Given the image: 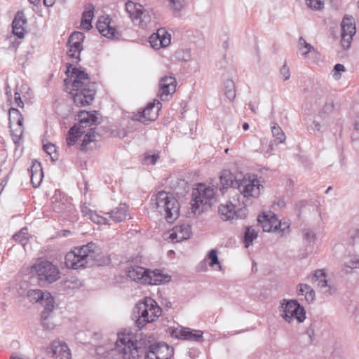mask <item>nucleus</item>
Returning <instances> with one entry per match:
<instances>
[{
    "instance_id": "13",
    "label": "nucleus",
    "mask_w": 359,
    "mask_h": 359,
    "mask_svg": "<svg viewBox=\"0 0 359 359\" xmlns=\"http://www.w3.org/2000/svg\"><path fill=\"white\" fill-rule=\"evenodd\" d=\"M84 39V34L81 32H74L69 37L67 55L69 57L76 60V62L80 60V54L83 50Z\"/></svg>"
},
{
    "instance_id": "46",
    "label": "nucleus",
    "mask_w": 359,
    "mask_h": 359,
    "mask_svg": "<svg viewBox=\"0 0 359 359\" xmlns=\"http://www.w3.org/2000/svg\"><path fill=\"white\" fill-rule=\"evenodd\" d=\"M168 1L174 13L181 11L185 5V0H168Z\"/></svg>"
},
{
    "instance_id": "23",
    "label": "nucleus",
    "mask_w": 359,
    "mask_h": 359,
    "mask_svg": "<svg viewBox=\"0 0 359 359\" xmlns=\"http://www.w3.org/2000/svg\"><path fill=\"white\" fill-rule=\"evenodd\" d=\"M148 269L138 266H131L126 271L127 276L132 280L145 284Z\"/></svg>"
},
{
    "instance_id": "3",
    "label": "nucleus",
    "mask_w": 359,
    "mask_h": 359,
    "mask_svg": "<svg viewBox=\"0 0 359 359\" xmlns=\"http://www.w3.org/2000/svg\"><path fill=\"white\" fill-rule=\"evenodd\" d=\"M142 343L138 336L129 330L118 334L116 351L123 359H137L142 353Z\"/></svg>"
},
{
    "instance_id": "35",
    "label": "nucleus",
    "mask_w": 359,
    "mask_h": 359,
    "mask_svg": "<svg viewBox=\"0 0 359 359\" xmlns=\"http://www.w3.org/2000/svg\"><path fill=\"white\" fill-rule=\"evenodd\" d=\"M9 114V124L10 128L15 126H21L23 122V118L18 109L15 108H11L8 111Z\"/></svg>"
},
{
    "instance_id": "8",
    "label": "nucleus",
    "mask_w": 359,
    "mask_h": 359,
    "mask_svg": "<svg viewBox=\"0 0 359 359\" xmlns=\"http://www.w3.org/2000/svg\"><path fill=\"white\" fill-rule=\"evenodd\" d=\"M215 191L213 188L204 184H199L192 190V199L191 205L192 212L200 214L203 211L204 206L210 204V201L214 198Z\"/></svg>"
},
{
    "instance_id": "26",
    "label": "nucleus",
    "mask_w": 359,
    "mask_h": 359,
    "mask_svg": "<svg viewBox=\"0 0 359 359\" xmlns=\"http://www.w3.org/2000/svg\"><path fill=\"white\" fill-rule=\"evenodd\" d=\"M150 349L158 357V359H170L173 354V348L165 343H159L157 345L150 346Z\"/></svg>"
},
{
    "instance_id": "41",
    "label": "nucleus",
    "mask_w": 359,
    "mask_h": 359,
    "mask_svg": "<svg viewBox=\"0 0 359 359\" xmlns=\"http://www.w3.org/2000/svg\"><path fill=\"white\" fill-rule=\"evenodd\" d=\"M156 33H159L158 45L161 48L167 47L170 43V35L164 29H158Z\"/></svg>"
},
{
    "instance_id": "4",
    "label": "nucleus",
    "mask_w": 359,
    "mask_h": 359,
    "mask_svg": "<svg viewBox=\"0 0 359 359\" xmlns=\"http://www.w3.org/2000/svg\"><path fill=\"white\" fill-rule=\"evenodd\" d=\"M162 313L161 308L150 297H146L134 308L133 314L136 318L135 325L139 329L147 323L155 321Z\"/></svg>"
},
{
    "instance_id": "31",
    "label": "nucleus",
    "mask_w": 359,
    "mask_h": 359,
    "mask_svg": "<svg viewBox=\"0 0 359 359\" xmlns=\"http://www.w3.org/2000/svg\"><path fill=\"white\" fill-rule=\"evenodd\" d=\"M167 278L161 271L156 269L154 271L148 270L145 284L158 285Z\"/></svg>"
},
{
    "instance_id": "44",
    "label": "nucleus",
    "mask_w": 359,
    "mask_h": 359,
    "mask_svg": "<svg viewBox=\"0 0 359 359\" xmlns=\"http://www.w3.org/2000/svg\"><path fill=\"white\" fill-rule=\"evenodd\" d=\"M27 229L23 228L18 233L13 236V239L20 243L22 245H25L28 240Z\"/></svg>"
},
{
    "instance_id": "49",
    "label": "nucleus",
    "mask_w": 359,
    "mask_h": 359,
    "mask_svg": "<svg viewBox=\"0 0 359 359\" xmlns=\"http://www.w3.org/2000/svg\"><path fill=\"white\" fill-rule=\"evenodd\" d=\"M43 149L48 155L50 156V158L53 161L57 158V155L56 154V147L53 144H44Z\"/></svg>"
},
{
    "instance_id": "45",
    "label": "nucleus",
    "mask_w": 359,
    "mask_h": 359,
    "mask_svg": "<svg viewBox=\"0 0 359 359\" xmlns=\"http://www.w3.org/2000/svg\"><path fill=\"white\" fill-rule=\"evenodd\" d=\"M299 47L303 55H306L314 50V48L310 43H308L303 37H300L299 39Z\"/></svg>"
},
{
    "instance_id": "39",
    "label": "nucleus",
    "mask_w": 359,
    "mask_h": 359,
    "mask_svg": "<svg viewBox=\"0 0 359 359\" xmlns=\"http://www.w3.org/2000/svg\"><path fill=\"white\" fill-rule=\"evenodd\" d=\"M224 94L230 100L233 101L236 97V88L232 80H226L224 83Z\"/></svg>"
},
{
    "instance_id": "47",
    "label": "nucleus",
    "mask_w": 359,
    "mask_h": 359,
    "mask_svg": "<svg viewBox=\"0 0 359 359\" xmlns=\"http://www.w3.org/2000/svg\"><path fill=\"white\" fill-rule=\"evenodd\" d=\"M88 218L94 223L98 224H111L109 222V219L107 218L99 215L95 212H93L92 213H90V215L88 217Z\"/></svg>"
},
{
    "instance_id": "61",
    "label": "nucleus",
    "mask_w": 359,
    "mask_h": 359,
    "mask_svg": "<svg viewBox=\"0 0 359 359\" xmlns=\"http://www.w3.org/2000/svg\"><path fill=\"white\" fill-rule=\"evenodd\" d=\"M285 205V201L284 198H277L273 201V207L277 206L278 208L284 207Z\"/></svg>"
},
{
    "instance_id": "25",
    "label": "nucleus",
    "mask_w": 359,
    "mask_h": 359,
    "mask_svg": "<svg viewBox=\"0 0 359 359\" xmlns=\"http://www.w3.org/2000/svg\"><path fill=\"white\" fill-rule=\"evenodd\" d=\"M27 23V19L22 12H18L12 22L13 33L18 38L22 39L25 35L24 26Z\"/></svg>"
},
{
    "instance_id": "17",
    "label": "nucleus",
    "mask_w": 359,
    "mask_h": 359,
    "mask_svg": "<svg viewBox=\"0 0 359 359\" xmlns=\"http://www.w3.org/2000/svg\"><path fill=\"white\" fill-rule=\"evenodd\" d=\"M96 89L83 88V90H72L74 103L79 106H85L89 104L94 99Z\"/></svg>"
},
{
    "instance_id": "10",
    "label": "nucleus",
    "mask_w": 359,
    "mask_h": 359,
    "mask_svg": "<svg viewBox=\"0 0 359 359\" xmlns=\"http://www.w3.org/2000/svg\"><path fill=\"white\" fill-rule=\"evenodd\" d=\"M66 74L71 77L72 90H83V88L96 89L95 83L90 81L88 74L83 70L73 67L72 65L67 67Z\"/></svg>"
},
{
    "instance_id": "22",
    "label": "nucleus",
    "mask_w": 359,
    "mask_h": 359,
    "mask_svg": "<svg viewBox=\"0 0 359 359\" xmlns=\"http://www.w3.org/2000/svg\"><path fill=\"white\" fill-rule=\"evenodd\" d=\"M50 353H51L52 357L56 359H71L69 347L61 341L53 342Z\"/></svg>"
},
{
    "instance_id": "6",
    "label": "nucleus",
    "mask_w": 359,
    "mask_h": 359,
    "mask_svg": "<svg viewBox=\"0 0 359 359\" xmlns=\"http://www.w3.org/2000/svg\"><path fill=\"white\" fill-rule=\"evenodd\" d=\"M263 189L264 187L260 184L257 176L244 177L238 183V189L243 197L241 203L246 208L252 203V199L257 198L260 196L261 190Z\"/></svg>"
},
{
    "instance_id": "20",
    "label": "nucleus",
    "mask_w": 359,
    "mask_h": 359,
    "mask_svg": "<svg viewBox=\"0 0 359 359\" xmlns=\"http://www.w3.org/2000/svg\"><path fill=\"white\" fill-rule=\"evenodd\" d=\"M191 233V226L189 224L175 226L170 232L169 239L173 243L181 242L189 238Z\"/></svg>"
},
{
    "instance_id": "56",
    "label": "nucleus",
    "mask_w": 359,
    "mask_h": 359,
    "mask_svg": "<svg viewBox=\"0 0 359 359\" xmlns=\"http://www.w3.org/2000/svg\"><path fill=\"white\" fill-rule=\"evenodd\" d=\"M280 73L283 76L284 81L288 80L290 77V72L289 68L286 66V65H284L282 67V68L280 70Z\"/></svg>"
},
{
    "instance_id": "28",
    "label": "nucleus",
    "mask_w": 359,
    "mask_h": 359,
    "mask_svg": "<svg viewBox=\"0 0 359 359\" xmlns=\"http://www.w3.org/2000/svg\"><path fill=\"white\" fill-rule=\"evenodd\" d=\"M79 123L76 124L81 130L88 126L95 125L97 123V117L92 113L81 111L79 114Z\"/></svg>"
},
{
    "instance_id": "24",
    "label": "nucleus",
    "mask_w": 359,
    "mask_h": 359,
    "mask_svg": "<svg viewBox=\"0 0 359 359\" xmlns=\"http://www.w3.org/2000/svg\"><path fill=\"white\" fill-rule=\"evenodd\" d=\"M50 201L52 209L56 212H64L70 207V204L67 203V200L65 198L62 193L58 190L55 191Z\"/></svg>"
},
{
    "instance_id": "34",
    "label": "nucleus",
    "mask_w": 359,
    "mask_h": 359,
    "mask_svg": "<svg viewBox=\"0 0 359 359\" xmlns=\"http://www.w3.org/2000/svg\"><path fill=\"white\" fill-rule=\"evenodd\" d=\"M220 182L222 186L219 189L220 191L224 194L225 190L233 185V177L229 171L224 170L220 176Z\"/></svg>"
},
{
    "instance_id": "55",
    "label": "nucleus",
    "mask_w": 359,
    "mask_h": 359,
    "mask_svg": "<svg viewBox=\"0 0 359 359\" xmlns=\"http://www.w3.org/2000/svg\"><path fill=\"white\" fill-rule=\"evenodd\" d=\"M305 299L306 300L307 302L309 303H311V302H313V300L315 299V292L314 290L311 287V286L309 287V290H308L306 291V292L305 293Z\"/></svg>"
},
{
    "instance_id": "42",
    "label": "nucleus",
    "mask_w": 359,
    "mask_h": 359,
    "mask_svg": "<svg viewBox=\"0 0 359 359\" xmlns=\"http://www.w3.org/2000/svg\"><path fill=\"white\" fill-rule=\"evenodd\" d=\"M95 128H90L89 130L85 134L82 143L81 144V149L86 150L88 144L95 140Z\"/></svg>"
},
{
    "instance_id": "30",
    "label": "nucleus",
    "mask_w": 359,
    "mask_h": 359,
    "mask_svg": "<svg viewBox=\"0 0 359 359\" xmlns=\"http://www.w3.org/2000/svg\"><path fill=\"white\" fill-rule=\"evenodd\" d=\"M106 215H108L114 222H121L128 217V206L126 204H121Z\"/></svg>"
},
{
    "instance_id": "29",
    "label": "nucleus",
    "mask_w": 359,
    "mask_h": 359,
    "mask_svg": "<svg viewBox=\"0 0 359 359\" xmlns=\"http://www.w3.org/2000/svg\"><path fill=\"white\" fill-rule=\"evenodd\" d=\"M31 182L34 187H38L43 177L41 165L38 161H34L30 169Z\"/></svg>"
},
{
    "instance_id": "57",
    "label": "nucleus",
    "mask_w": 359,
    "mask_h": 359,
    "mask_svg": "<svg viewBox=\"0 0 359 359\" xmlns=\"http://www.w3.org/2000/svg\"><path fill=\"white\" fill-rule=\"evenodd\" d=\"M334 104L332 101H328L324 104L322 111L325 114H329L333 111Z\"/></svg>"
},
{
    "instance_id": "5",
    "label": "nucleus",
    "mask_w": 359,
    "mask_h": 359,
    "mask_svg": "<svg viewBox=\"0 0 359 359\" xmlns=\"http://www.w3.org/2000/svg\"><path fill=\"white\" fill-rule=\"evenodd\" d=\"M30 273L35 276L41 285L53 283L60 278L57 267L46 260L34 264L30 268Z\"/></svg>"
},
{
    "instance_id": "14",
    "label": "nucleus",
    "mask_w": 359,
    "mask_h": 359,
    "mask_svg": "<svg viewBox=\"0 0 359 359\" xmlns=\"http://www.w3.org/2000/svg\"><path fill=\"white\" fill-rule=\"evenodd\" d=\"M341 43L344 49L350 47L353 36L355 34V26L353 18H344L341 24Z\"/></svg>"
},
{
    "instance_id": "33",
    "label": "nucleus",
    "mask_w": 359,
    "mask_h": 359,
    "mask_svg": "<svg viewBox=\"0 0 359 359\" xmlns=\"http://www.w3.org/2000/svg\"><path fill=\"white\" fill-rule=\"evenodd\" d=\"M93 17L94 6L92 4H89L82 14L81 26L86 30H90L92 28L91 21Z\"/></svg>"
},
{
    "instance_id": "9",
    "label": "nucleus",
    "mask_w": 359,
    "mask_h": 359,
    "mask_svg": "<svg viewBox=\"0 0 359 359\" xmlns=\"http://www.w3.org/2000/svg\"><path fill=\"white\" fill-rule=\"evenodd\" d=\"M126 10L135 25L142 29L150 28L155 25L153 17L143 6L132 1L126 4Z\"/></svg>"
},
{
    "instance_id": "16",
    "label": "nucleus",
    "mask_w": 359,
    "mask_h": 359,
    "mask_svg": "<svg viewBox=\"0 0 359 359\" xmlns=\"http://www.w3.org/2000/svg\"><path fill=\"white\" fill-rule=\"evenodd\" d=\"M169 332L172 337L184 340L198 341L203 337V332L201 330L193 331L187 327L170 328Z\"/></svg>"
},
{
    "instance_id": "32",
    "label": "nucleus",
    "mask_w": 359,
    "mask_h": 359,
    "mask_svg": "<svg viewBox=\"0 0 359 359\" xmlns=\"http://www.w3.org/2000/svg\"><path fill=\"white\" fill-rule=\"evenodd\" d=\"M85 133L84 130H81V128L74 125L72 127L66 136L67 144L69 147L73 146L76 142L79 137H81L83 134Z\"/></svg>"
},
{
    "instance_id": "52",
    "label": "nucleus",
    "mask_w": 359,
    "mask_h": 359,
    "mask_svg": "<svg viewBox=\"0 0 359 359\" xmlns=\"http://www.w3.org/2000/svg\"><path fill=\"white\" fill-rule=\"evenodd\" d=\"M321 124L318 121L313 120L312 124L309 127V130L311 133L317 135L318 133H321Z\"/></svg>"
},
{
    "instance_id": "15",
    "label": "nucleus",
    "mask_w": 359,
    "mask_h": 359,
    "mask_svg": "<svg viewBox=\"0 0 359 359\" xmlns=\"http://www.w3.org/2000/svg\"><path fill=\"white\" fill-rule=\"evenodd\" d=\"M311 282L313 284L316 283L320 291L327 296L332 295L337 291V288L334 285L327 283L323 270H316L311 276Z\"/></svg>"
},
{
    "instance_id": "43",
    "label": "nucleus",
    "mask_w": 359,
    "mask_h": 359,
    "mask_svg": "<svg viewBox=\"0 0 359 359\" xmlns=\"http://www.w3.org/2000/svg\"><path fill=\"white\" fill-rule=\"evenodd\" d=\"M332 0H306V4L313 11H320L327 2Z\"/></svg>"
},
{
    "instance_id": "60",
    "label": "nucleus",
    "mask_w": 359,
    "mask_h": 359,
    "mask_svg": "<svg viewBox=\"0 0 359 359\" xmlns=\"http://www.w3.org/2000/svg\"><path fill=\"white\" fill-rule=\"evenodd\" d=\"M14 97L15 104L18 107L22 108L24 107V103L21 100L20 94L15 92Z\"/></svg>"
},
{
    "instance_id": "51",
    "label": "nucleus",
    "mask_w": 359,
    "mask_h": 359,
    "mask_svg": "<svg viewBox=\"0 0 359 359\" xmlns=\"http://www.w3.org/2000/svg\"><path fill=\"white\" fill-rule=\"evenodd\" d=\"M208 257L210 260L209 265L210 266H214L216 264L219 265V262L217 257V251L215 249L211 250L208 254Z\"/></svg>"
},
{
    "instance_id": "11",
    "label": "nucleus",
    "mask_w": 359,
    "mask_h": 359,
    "mask_svg": "<svg viewBox=\"0 0 359 359\" xmlns=\"http://www.w3.org/2000/svg\"><path fill=\"white\" fill-rule=\"evenodd\" d=\"M280 312L284 320L290 323L294 318L298 323H302L305 319V311L297 300H283L280 306Z\"/></svg>"
},
{
    "instance_id": "63",
    "label": "nucleus",
    "mask_w": 359,
    "mask_h": 359,
    "mask_svg": "<svg viewBox=\"0 0 359 359\" xmlns=\"http://www.w3.org/2000/svg\"><path fill=\"white\" fill-rule=\"evenodd\" d=\"M81 212L86 217H88L90 215V213L93 211L89 209L87 206L83 205L81 207Z\"/></svg>"
},
{
    "instance_id": "40",
    "label": "nucleus",
    "mask_w": 359,
    "mask_h": 359,
    "mask_svg": "<svg viewBox=\"0 0 359 359\" xmlns=\"http://www.w3.org/2000/svg\"><path fill=\"white\" fill-rule=\"evenodd\" d=\"M50 304H48V302H43L41 304L44 307V311L41 313V320H48L52 317V311L54 309V299L52 298L50 300Z\"/></svg>"
},
{
    "instance_id": "58",
    "label": "nucleus",
    "mask_w": 359,
    "mask_h": 359,
    "mask_svg": "<svg viewBox=\"0 0 359 359\" xmlns=\"http://www.w3.org/2000/svg\"><path fill=\"white\" fill-rule=\"evenodd\" d=\"M42 325L45 329L47 330H53L54 329L55 324L52 320V318H50L48 320H42Z\"/></svg>"
},
{
    "instance_id": "27",
    "label": "nucleus",
    "mask_w": 359,
    "mask_h": 359,
    "mask_svg": "<svg viewBox=\"0 0 359 359\" xmlns=\"http://www.w3.org/2000/svg\"><path fill=\"white\" fill-rule=\"evenodd\" d=\"M27 297L30 302H39L43 304V302H48L50 304V300L53 298L50 293L48 292H43L41 290H29L27 292ZM48 306V304H47Z\"/></svg>"
},
{
    "instance_id": "54",
    "label": "nucleus",
    "mask_w": 359,
    "mask_h": 359,
    "mask_svg": "<svg viewBox=\"0 0 359 359\" xmlns=\"http://www.w3.org/2000/svg\"><path fill=\"white\" fill-rule=\"evenodd\" d=\"M304 238L309 243H313L316 241V235L315 233L310 230H306L304 232Z\"/></svg>"
},
{
    "instance_id": "18",
    "label": "nucleus",
    "mask_w": 359,
    "mask_h": 359,
    "mask_svg": "<svg viewBox=\"0 0 359 359\" xmlns=\"http://www.w3.org/2000/svg\"><path fill=\"white\" fill-rule=\"evenodd\" d=\"M257 221L261 224L263 231L266 232H276L278 226H280V220L272 212L259 215Z\"/></svg>"
},
{
    "instance_id": "62",
    "label": "nucleus",
    "mask_w": 359,
    "mask_h": 359,
    "mask_svg": "<svg viewBox=\"0 0 359 359\" xmlns=\"http://www.w3.org/2000/svg\"><path fill=\"white\" fill-rule=\"evenodd\" d=\"M290 224L287 222H282L280 221V226H278V231L280 232H285V231L289 229Z\"/></svg>"
},
{
    "instance_id": "1",
    "label": "nucleus",
    "mask_w": 359,
    "mask_h": 359,
    "mask_svg": "<svg viewBox=\"0 0 359 359\" xmlns=\"http://www.w3.org/2000/svg\"><path fill=\"white\" fill-rule=\"evenodd\" d=\"M102 252V249L97 244L88 243L67 253L65 265L67 268L78 269L84 268L90 261L99 263Z\"/></svg>"
},
{
    "instance_id": "36",
    "label": "nucleus",
    "mask_w": 359,
    "mask_h": 359,
    "mask_svg": "<svg viewBox=\"0 0 359 359\" xmlns=\"http://www.w3.org/2000/svg\"><path fill=\"white\" fill-rule=\"evenodd\" d=\"M359 269V257L356 255L348 256L344 262L343 271L348 273L353 269Z\"/></svg>"
},
{
    "instance_id": "7",
    "label": "nucleus",
    "mask_w": 359,
    "mask_h": 359,
    "mask_svg": "<svg viewBox=\"0 0 359 359\" xmlns=\"http://www.w3.org/2000/svg\"><path fill=\"white\" fill-rule=\"evenodd\" d=\"M241 195L236 194L225 204L219 206L218 212L221 218L224 220L244 219L248 215L247 208L241 203Z\"/></svg>"
},
{
    "instance_id": "2",
    "label": "nucleus",
    "mask_w": 359,
    "mask_h": 359,
    "mask_svg": "<svg viewBox=\"0 0 359 359\" xmlns=\"http://www.w3.org/2000/svg\"><path fill=\"white\" fill-rule=\"evenodd\" d=\"M150 208L163 215L169 223H172L180 214V205L177 199L163 191H158L151 197Z\"/></svg>"
},
{
    "instance_id": "48",
    "label": "nucleus",
    "mask_w": 359,
    "mask_h": 359,
    "mask_svg": "<svg viewBox=\"0 0 359 359\" xmlns=\"http://www.w3.org/2000/svg\"><path fill=\"white\" fill-rule=\"evenodd\" d=\"M158 158V154H149V153H146L142 160V163L147 165H154Z\"/></svg>"
},
{
    "instance_id": "19",
    "label": "nucleus",
    "mask_w": 359,
    "mask_h": 359,
    "mask_svg": "<svg viewBox=\"0 0 359 359\" xmlns=\"http://www.w3.org/2000/svg\"><path fill=\"white\" fill-rule=\"evenodd\" d=\"M96 27L99 32L108 39H113L119 35L116 28L111 25V19L109 17L100 18Z\"/></svg>"
},
{
    "instance_id": "59",
    "label": "nucleus",
    "mask_w": 359,
    "mask_h": 359,
    "mask_svg": "<svg viewBox=\"0 0 359 359\" xmlns=\"http://www.w3.org/2000/svg\"><path fill=\"white\" fill-rule=\"evenodd\" d=\"M298 287H299V289H298V291H297L298 295H304V296H305V293L306 292V291L308 290H309L310 285H309L307 284H299L298 285Z\"/></svg>"
},
{
    "instance_id": "38",
    "label": "nucleus",
    "mask_w": 359,
    "mask_h": 359,
    "mask_svg": "<svg viewBox=\"0 0 359 359\" xmlns=\"http://www.w3.org/2000/svg\"><path fill=\"white\" fill-rule=\"evenodd\" d=\"M257 237V231L253 226H249L246 229L244 242L245 248H248L252 244V241Z\"/></svg>"
},
{
    "instance_id": "53",
    "label": "nucleus",
    "mask_w": 359,
    "mask_h": 359,
    "mask_svg": "<svg viewBox=\"0 0 359 359\" xmlns=\"http://www.w3.org/2000/svg\"><path fill=\"white\" fill-rule=\"evenodd\" d=\"M159 34H160L159 33H154L149 37V43H150L151 46L154 48H156V49H158V48H161V46L158 45Z\"/></svg>"
},
{
    "instance_id": "12",
    "label": "nucleus",
    "mask_w": 359,
    "mask_h": 359,
    "mask_svg": "<svg viewBox=\"0 0 359 359\" xmlns=\"http://www.w3.org/2000/svg\"><path fill=\"white\" fill-rule=\"evenodd\" d=\"M161 107V103L158 100L156 103L154 101L149 103L142 112L134 114L133 119L147 125L157 118Z\"/></svg>"
},
{
    "instance_id": "64",
    "label": "nucleus",
    "mask_w": 359,
    "mask_h": 359,
    "mask_svg": "<svg viewBox=\"0 0 359 359\" xmlns=\"http://www.w3.org/2000/svg\"><path fill=\"white\" fill-rule=\"evenodd\" d=\"M145 359H158V357L154 353V351L149 348V351L146 353Z\"/></svg>"
},
{
    "instance_id": "21",
    "label": "nucleus",
    "mask_w": 359,
    "mask_h": 359,
    "mask_svg": "<svg viewBox=\"0 0 359 359\" xmlns=\"http://www.w3.org/2000/svg\"><path fill=\"white\" fill-rule=\"evenodd\" d=\"M159 94L162 100L166 97L173 94L176 90V79L172 76H165L159 82Z\"/></svg>"
},
{
    "instance_id": "37",
    "label": "nucleus",
    "mask_w": 359,
    "mask_h": 359,
    "mask_svg": "<svg viewBox=\"0 0 359 359\" xmlns=\"http://www.w3.org/2000/svg\"><path fill=\"white\" fill-rule=\"evenodd\" d=\"M271 129L274 141L277 144L283 143L285 140V135L281 128L276 123H273Z\"/></svg>"
},
{
    "instance_id": "50",
    "label": "nucleus",
    "mask_w": 359,
    "mask_h": 359,
    "mask_svg": "<svg viewBox=\"0 0 359 359\" xmlns=\"http://www.w3.org/2000/svg\"><path fill=\"white\" fill-rule=\"evenodd\" d=\"M11 131L14 137L13 140L15 142L19 140L23 133L22 124L21 126H15L14 127H12V128H11Z\"/></svg>"
}]
</instances>
